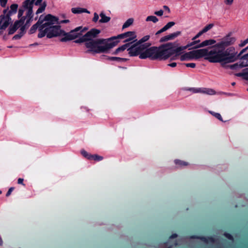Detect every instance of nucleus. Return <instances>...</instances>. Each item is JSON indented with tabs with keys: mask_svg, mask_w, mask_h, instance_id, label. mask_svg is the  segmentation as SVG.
<instances>
[{
	"mask_svg": "<svg viewBox=\"0 0 248 248\" xmlns=\"http://www.w3.org/2000/svg\"><path fill=\"white\" fill-rule=\"evenodd\" d=\"M177 236V235L176 234H173L171 235L170 237V238H174Z\"/></svg>",
	"mask_w": 248,
	"mask_h": 248,
	"instance_id": "56",
	"label": "nucleus"
},
{
	"mask_svg": "<svg viewBox=\"0 0 248 248\" xmlns=\"http://www.w3.org/2000/svg\"><path fill=\"white\" fill-rule=\"evenodd\" d=\"M33 0H26L23 3V7L25 9H32Z\"/></svg>",
	"mask_w": 248,
	"mask_h": 248,
	"instance_id": "20",
	"label": "nucleus"
},
{
	"mask_svg": "<svg viewBox=\"0 0 248 248\" xmlns=\"http://www.w3.org/2000/svg\"><path fill=\"white\" fill-rule=\"evenodd\" d=\"M150 38V35H146L142 37L138 42L141 44L147 41Z\"/></svg>",
	"mask_w": 248,
	"mask_h": 248,
	"instance_id": "33",
	"label": "nucleus"
},
{
	"mask_svg": "<svg viewBox=\"0 0 248 248\" xmlns=\"http://www.w3.org/2000/svg\"><path fill=\"white\" fill-rule=\"evenodd\" d=\"M108 59L110 60H112V61H117V60H123V59H122V58H119V57H109L108 58Z\"/></svg>",
	"mask_w": 248,
	"mask_h": 248,
	"instance_id": "41",
	"label": "nucleus"
},
{
	"mask_svg": "<svg viewBox=\"0 0 248 248\" xmlns=\"http://www.w3.org/2000/svg\"><path fill=\"white\" fill-rule=\"evenodd\" d=\"M128 46H129V44H125L124 45H123L122 46L119 47L118 48H117L115 50V51L113 52V54H117L119 52L124 50Z\"/></svg>",
	"mask_w": 248,
	"mask_h": 248,
	"instance_id": "22",
	"label": "nucleus"
},
{
	"mask_svg": "<svg viewBox=\"0 0 248 248\" xmlns=\"http://www.w3.org/2000/svg\"><path fill=\"white\" fill-rule=\"evenodd\" d=\"M214 26V24L213 23H211L205 26L202 30V32L203 33L207 32L208 31L212 29Z\"/></svg>",
	"mask_w": 248,
	"mask_h": 248,
	"instance_id": "27",
	"label": "nucleus"
},
{
	"mask_svg": "<svg viewBox=\"0 0 248 248\" xmlns=\"http://www.w3.org/2000/svg\"><path fill=\"white\" fill-rule=\"evenodd\" d=\"M202 93H206L209 94H213L215 93V92L212 90H208L207 91H202Z\"/></svg>",
	"mask_w": 248,
	"mask_h": 248,
	"instance_id": "38",
	"label": "nucleus"
},
{
	"mask_svg": "<svg viewBox=\"0 0 248 248\" xmlns=\"http://www.w3.org/2000/svg\"><path fill=\"white\" fill-rule=\"evenodd\" d=\"M167 30H168V29L166 27V26H165L164 27H163L161 29V30L162 31V32H164L166 31H167Z\"/></svg>",
	"mask_w": 248,
	"mask_h": 248,
	"instance_id": "55",
	"label": "nucleus"
},
{
	"mask_svg": "<svg viewBox=\"0 0 248 248\" xmlns=\"http://www.w3.org/2000/svg\"><path fill=\"white\" fill-rule=\"evenodd\" d=\"M194 42H195V44H196L197 43H199L200 42V40L195 41Z\"/></svg>",
	"mask_w": 248,
	"mask_h": 248,
	"instance_id": "61",
	"label": "nucleus"
},
{
	"mask_svg": "<svg viewBox=\"0 0 248 248\" xmlns=\"http://www.w3.org/2000/svg\"><path fill=\"white\" fill-rule=\"evenodd\" d=\"M14 189V188L13 187L10 188L6 194V196H9L11 194L12 191Z\"/></svg>",
	"mask_w": 248,
	"mask_h": 248,
	"instance_id": "45",
	"label": "nucleus"
},
{
	"mask_svg": "<svg viewBox=\"0 0 248 248\" xmlns=\"http://www.w3.org/2000/svg\"><path fill=\"white\" fill-rule=\"evenodd\" d=\"M194 45H195V42H192L186 46L178 47L174 49L173 53H174L175 54V56L180 55L183 53L184 50L186 49L188 47Z\"/></svg>",
	"mask_w": 248,
	"mask_h": 248,
	"instance_id": "14",
	"label": "nucleus"
},
{
	"mask_svg": "<svg viewBox=\"0 0 248 248\" xmlns=\"http://www.w3.org/2000/svg\"><path fill=\"white\" fill-rule=\"evenodd\" d=\"M18 8V5L16 4H13L10 6V10H8L7 9V15L9 16H11V15L13 14H15Z\"/></svg>",
	"mask_w": 248,
	"mask_h": 248,
	"instance_id": "18",
	"label": "nucleus"
},
{
	"mask_svg": "<svg viewBox=\"0 0 248 248\" xmlns=\"http://www.w3.org/2000/svg\"><path fill=\"white\" fill-rule=\"evenodd\" d=\"M69 22V21L68 20H62L61 22V23H68Z\"/></svg>",
	"mask_w": 248,
	"mask_h": 248,
	"instance_id": "57",
	"label": "nucleus"
},
{
	"mask_svg": "<svg viewBox=\"0 0 248 248\" xmlns=\"http://www.w3.org/2000/svg\"><path fill=\"white\" fill-rule=\"evenodd\" d=\"M162 32H162V31L161 30V29H160V30H159L158 31H157L156 32L155 34H156V35H157V34H160V33H162Z\"/></svg>",
	"mask_w": 248,
	"mask_h": 248,
	"instance_id": "58",
	"label": "nucleus"
},
{
	"mask_svg": "<svg viewBox=\"0 0 248 248\" xmlns=\"http://www.w3.org/2000/svg\"><path fill=\"white\" fill-rule=\"evenodd\" d=\"M172 43H167L157 48V59L166 60L173 54Z\"/></svg>",
	"mask_w": 248,
	"mask_h": 248,
	"instance_id": "5",
	"label": "nucleus"
},
{
	"mask_svg": "<svg viewBox=\"0 0 248 248\" xmlns=\"http://www.w3.org/2000/svg\"><path fill=\"white\" fill-rule=\"evenodd\" d=\"M215 46L213 48L209 51L207 49H200L192 51L194 59H198L200 58L204 57L206 60H208L210 62H214L210 59L212 57L215 56Z\"/></svg>",
	"mask_w": 248,
	"mask_h": 248,
	"instance_id": "6",
	"label": "nucleus"
},
{
	"mask_svg": "<svg viewBox=\"0 0 248 248\" xmlns=\"http://www.w3.org/2000/svg\"><path fill=\"white\" fill-rule=\"evenodd\" d=\"M174 25H175V23L174 22L172 21V22H168L165 26L169 29Z\"/></svg>",
	"mask_w": 248,
	"mask_h": 248,
	"instance_id": "35",
	"label": "nucleus"
},
{
	"mask_svg": "<svg viewBox=\"0 0 248 248\" xmlns=\"http://www.w3.org/2000/svg\"><path fill=\"white\" fill-rule=\"evenodd\" d=\"M7 10L3 11V14L0 16V30H5L12 20L10 16L7 15Z\"/></svg>",
	"mask_w": 248,
	"mask_h": 248,
	"instance_id": "10",
	"label": "nucleus"
},
{
	"mask_svg": "<svg viewBox=\"0 0 248 248\" xmlns=\"http://www.w3.org/2000/svg\"><path fill=\"white\" fill-rule=\"evenodd\" d=\"M209 112L211 114H212V115L215 116L216 118L218 119L219 120H220V121H221L222 122H223V121L222 120V117H221V115L219 113H215V112L211 111H209Z\"/></svg>",
	"mask_w": 248,
	"mask_h": 248,
	"instance_id": "28",
	"label": "nucleus"
},
{
	"mask_svg": "<svg viewBox=\"0 0 248 248\" xmlns=\"http://www.w3.org/2000/svg\"><path fill=\"white\" fill-rule=\"evenodd\" d=\"M167 30H168V29L166 27V26H165L164 27H163L161 29V30L162 31V32H164L166 31H167Z\"/></svg>",
	"mask_w": 248,
	"mask_h": 248,
	"instance_id": "54",
	"label": "nucleus"
},
{
	"mask_svg": "<svg viewBox=\"0 0 248 248\" xmlns=\"http://www.w3.org/2000/svg\"><path fill=\"white\" fill-rule=\"evenodd\" d=\"M193 53L192 51H191L182 54L180 57V60L181 61H183L194 59V58H193Z\"/></svg>",
	"mask_w": 248,
	"mask_h": 248,
	"instance_id": "17",
	"label": "nucleus"
},
{
	"mask_svg": "<svg viewBox=\"0 0 248 248\" xmlns=\"http://www.w3.org/2000/svg\"><path fill=\"white\" fill-rule=\"evenodd\" d=\"M57 23L58 20L55 17L50 14L46 16L45 22L40 26L38 37L42 38L46 35L49 38L56 36L64 37L65 32L61 30L59 26L55 25Z\"/></svg>",
	"mask_w": 248,
	"mask_h": 248,
	"instance_id": "3",
	"label": "nucleus"
},
{
	"mask_svg": "<svg viewBox=\"0 0 248 248\" xmlns=\"http://www.w3.org/2000/svg\"><path fill=\"white\" fill-rule=\"evenodd\" d=\"M236 75L237 76H238V77H240V76H242L243 75V74H242V73H237V74H236Z\"/></svg>",
	"mask_w": 248,
	"mask_h": 248,
	"instance_id": "59",
	"label": "nucleus"
},
{
	"mask_svg": "<svg viewBox=\"0 0 248 248\" xmlns=\"http://www.w3.org/2000/svg\"><path fill=\"white\" fill-rule=\"evenodd\" d=\"M7 2V0H0V4L1 7H4L6 6V5Z\"/></svg>",
	"mask_w": 248,
	"mask_h": 248,
	"instance_id": "36",
	"label": "nucleus"
},
{
	"mask_svg": "<svg viewBox=\"0 0 248 248\" xmlns=\"http://www.w3.org/2000/svg\"><path fill=\"white\" fill-rule=\"evenodd\" d=\"M46 4L45 2H43V3L41 5V6L38 9V10L36 12V14H38L42 13L45 11L46 7Z\"/></svg>",
	"mask_w": 248,
	"mask_h": 248,
	"instance_id": "23",
	"label": "nucleus"
},
{
	"mask_svg": "<svg viewBox=\"0 0 248 248\" xmlns=\"http://www.w3.org/2000/svg\"><path fill=\"white\" fill-rule=\"evenodd\" d=\"M1 193V191H0V194Z\"/></svg>",
	"mask_w": 248,
	"mask_h": 248,
	"instance_id": "63",
	"label": "nucleus"
},
{
	"mask_svg": "<svg viewBox=\"0 0 248 248\" xmlns=\"http://www.w3.org/2000/svg\"><path fill=\"white\" fill-rule=\"evenodd\" d=\"M146 21H152L154 23H156L158 21V18L154 16H148L146 19Z\"/></svg>",
	"mask_w": 248,
	"mask_h": 248,
	"instance_id": "24",
	"label": "nucleus"
},
{
	"mask_svg": "<svg viewBox=\"0 0 248 248\" xmlns=\"http://www.w3.org/2000/svg\"><path fill=\"white\" fill-rule=\"evenodd\" d=\"M133 19L132 18L128 19L123 25V29L126 28L132 24Z\"/></svg>",
	"mask_w": 248,
	"mask_h": 248,
	"instance_id": "25",
	"label": "nucleus"
},
{
	"mask_svg": "<svg viewBox=\"0 0 248 248\" xmlns=\"http://www.w3.org/2000/svg\"><path fill=\"white\" fill-rule=\"evenodd\" d=\"M45 19V16H41L39 18L38 21L37 22V23L36 24H34L31 28V29L30 30V33L31 34H32V33H34L38 29L39 31H40V28H41L40 26H42V24L43 23H44Z\"/></svg>",
	"mask_w": 248,
	"mask_h": 248,
	"instance_id": "11",
	"label": "nucleus"
},
{
	"mask_svg": "<svg viewBox=\"0 0 248 248\" xmlns=\"http://www.w3.org/2000/svg\"><path fill=\"white\" fill-rule=\"evenodd\" d=\"M235 41L233 37L227 36L215 45V54L210 59L214 62H220L222 64L233 62L238 60L239 53L233 46L225 49V47L233 44Z\"/></svg>",
	"mask_w": 248,
	"mask_h": 248,
	"instance_id": "2",
	"label": "nucleus"
},
{
	"mask_svg": "<svg viewBox=\"0 0 248 248\" xmlns=\"http://www.w3.org/2000/svg\"><path fill=\"white\" fill-rule=\"evenodd\" d=\"M100 31L96 29H92L85 34L80 39L84 43L89 52L93 53L105 52L117 45L119 41H112L110 39L97 38Z\"/></svg>",
	"mask_w": 248,
	"mask_h": 248,
	"instance_id": "1",
	"label": "nucleus"
},
{
	"mask_svg": "<svg viewBox=\"0 0 248 248\" xmlns=\"http://www.w3.org/2000/svg\"><path fill=\"white\" fill-rule=\"evenodd\" d=\"M163 8L166 10L168 11V13H170V10L169 9V8L167 6H163Z\"/></svg>",
	"mask_w": 248,
	"mask_h": 248,
	"instance_id": "52",
	"label": "nucleus"
},
{
	"mask_svg": "<svg viewBox=\"0 0 248 248\" xmlns=\"http://www.w3.org/2000/svg\"><path fill=\"white\" fill-rule=\"evenodd\" d=\"M181 34L180 31H176L175 32H173L172 33H170V34H168L167 35L164 36L162 37L160 40V42H167L169 40H171L174 39L175 38L177 37L178 36H179Z\"/></svg>",
	"mask_w": 248,
	"mask_h": 248,
	"instance_id": "13",
	"label": "nucleus"
},
{
	"mask_svg": "<svg viewBox=\"0 0 248 248\" xmlns=\"http://www.w3.org/2000/svg\"><path fill=\"white\" fill-rule=\"evenodd\" d=\"M138 49H139L140 55L142 53V52H144V50H145L147 46H149L150 45H147V43L146 44H141L139 42L137 43Z\"/></svg>",
	"mask_w": 248,
	"mask_h": 248,
	"instance_id": "19",
	"label": "nucleus"
},
{
	"mask_svg": "<svg viewBox=\"0 0 248 248\" xmlns=\"http://www.w3.org/2000/svg\"><path fill=\"white\" fill-rule=\"evenodd\" d=\"M215 43H216V41L214 39L206 40L203 41L200 44H199L197 46V48L202 47L204 46L213 45Z\"/></svg>",
	"mask_w": 248,
	"mask_h": 248,
	"instance_id": "16",
	"label": "nucleus"
},
{
	"mask_svg": "<svg viewBox=\"0 0 248 248\" xmlns=\"http://www.w3.org/2000/svg\"><path fill=\"white\" fill-rule=\"evenodd\" d=\"M98 19H99V16H98V14L97 13H95L94 14V17L93 19V21L94 22H96L98 20Z\"/></svg>",
	"mask_w": 248,
	"mask_h": 248,
	"instance_id": "37",
	"label": "nucleus"
},
{
	"mask_svg": "<svg viewBox=\"0 0 248 248\" xmlns=\"http://www.w3.org/2000/svg\"><path fill=\"white\" fill-rule=\"evenodd\" d=\"M247 50H248V46H247L246 47L242 49L240 52L239 53V55L240 56V57Z\"/></svg>",
	"mask_w": 248,
	"mask_h": 248,
	"instance_id": "42",
	"label": "nucleus"
},
{
	"mask_svg": "<svg viewBox=\"0 0 248 248\" xmlns=\"http://www.w3.org/2000/svg\"><path fill=\"white\" fill-rule=\"evenodd\" d=\"M202 34H203V32L202 31H201L195 36H194L192 40H194L196 39V38H198L199 36H200Z\"/></svg>",
	"mask_w": 248,
	"mask_h": 248,
	"instance_id": "44",
	"label": "nucleus"
},
{
	"mask_svg": "<svg viewBox=\"0 0 248 248\" xmlns=\"http://www.w3.org/2000/svg\"><path fill=\"white\" fill-rule=\"evenodd\" d=\"M24 9H20L19 10H18V17H20L21 16H22L23 15V13H24Z\"/></svg>",
	"mask_w": 248,
	"mask_h": 248,
	"instance_id": "39",
	"label": "nucleus"
},
{
	"mask_svg": "<svg viewBox=\"0 0 248 248\" xmlns=\"http://www.w3.org/2000/svg\"><path fill=\"white\" fill-rule=\"evenodd\" d=\"M189 90L191 91L192 92H193L194 93H202V90L201 89L192 88V89H189Z\"/></svg>",
	"mask_w": 248,
	"mask_h": 248,
	"instance_id": "34",
	"label": "nucleus"
},
{
	"mask_svg": "<svg viewBox=\"0 0 248 248\" xmlns=\"http://www.w3.org/2000/svg\"><path fill=\"white\" fill-rule=\"evenodd\" d=\"M85 11H86L85 10L82 9L80 8H74L72 9V12L74 14L81 13H82V12H85Z\"/></svg>",
	"mask_w": 248,
	"mask_h": 248,
	"instance_id": "26",
	"label": "nucleus"
},
{
	"mask_svg": "<svg viewBox=\"0 0 248 248\" xmlns=\"http://www.w3.org/2000/svg\"><path fill=\"white\" fill-rule=\"evenodd\" d=\"M186 65L187 66V67H191V68H194L196 66V64L195 63H186Z\"/></svg>",
	"mask_w": 248,
	"mask_h": 248,
	"instance_id": "43",
	"label": "nucleus"
},
{
	"mask_svg": "<svg viewBox=\"0 0 248 248\" xmlns=\"http://www.w3.org/2000/svg\"><path fill=\"white\" fill-rule=\"evenodd\" d=\"M23 180H24L22 178H19L18 179V184L24 185V184H23Z\"/></svg>",
	"mask_w": 248,
	"mask_h": 248,
	"instance_id": "48",
	"label": "nucleus"
},
{
	"mask_svg": "<svg viewBox=\"0 0 248 248\" xmlns=\"http://www.w3.org/2000/svg\"><path fill=\"white\" fill-rule=\"evenodd\" d=\"M175 163L176 164L179 166H186L187 165V163L186 162L180 160H175Z\"/></svg>",
	"mask_w": 248,
	"mask_h": 248,
	"instance_id": "31",
	"label": "nucleus"
},
{
	"mask_svg": "<svg viewBox=\"0 0 248 248\" xmlns=\"http://www.w3.org/2000/svg\"><path fill=\"white\" fill-rule=\"evenodd\" d=\"M225 0V3L228 5H231L233 1V0Z\"/></svg>",
	"mask_w": 248,
	"mask_h": 248,
	"instance_id": "47",
	"label": "nucleus"
},
{
	"mask_svg": "<svg viewBox=\"0 0 248 248\" xmlns=\"http://www.w3.org/2000/svg\"><path fill=\"white\" fill-rule=\"evenodd\" d=\"M100 16L101 19H100L99 22L101 23H106L110 20V17L106 16L103 12L100 14Z\"/></svg>",
	"mask_w": 248,
	"mask_h": 248,
	"instance_id": "21",
	"label": "nucleus"
},
{
	"mask_svg": "<svg viewBox=\"0 0 248 248\" xmlns=\"http://www.w3.org/2000/svg\"><path fill=\"white\" fill-rule=\"evenodd\" d=\"M155 14L158 16H162L163 14V11L160 10L158 11L155 12Z\"/></svg>",
	"mask_w": 248,
	"mask_h": 248,
	"instance_id": "40",
	"label": "nucleus"
},
{
	"mask_svg": "<svg viewBox=\"0 0 248 248\" xmlns=\"http://www.w3.org/2000/svg\"><path fill=\"white\" fill-rule=\"evenodd\" d=\"M87 30V28L77 27L69 33H65L64 37L61 38L60 40L62 42H66L76 39V43H81L82 41H80V39L83 38L84 33Z\"/></svg>",
	"mask_w": 248,
	"mask_h": 248,
	"instance_id": "4",
	"label": "nucleus"
},
{
	"mask_svg": "<svg viewBox=\"0 0 248 248\" xmlns=\"http://www.w3.org/2000/svg\"><path fill=\"white\" fill-rule=\"evenodd\" d=\"M167 30H168V29L166 27V26H165L164 27H163L161 29V30L162 31V32H164L166 31H167Z\"/></svg>",
	"mask_w": 248,
	"mask_h": 248,
	"instance_id": "53",
	"label": "nucleus"
},
{
	"mask_svg": "<svg viewBox=\"0 0 248 248\" xmlns=\"http://www.w3.org/2000/svg\"><path fill=\"white\" fill-rule=\"evenodd\" d=\"M136 35L135 31H128L121 34L118 35L117 36L111 37L109 39L111 41H114L113 40L117 39H125L124 42H131V43L135 42L136 40ZM116 40L115 41H116Z\"/></svg>",
	"mask_w": 248,
	"mask_h": 248,
	"instance_id": "7",
	"label": "nucleus"
},
{
	"mask_svg": "<svg viewBox=\"0 0 248 248\" xmlns=\"http://www.w3.org/2000/svg\"><path fill=\"white\" fill-rule=\"evenodd\" d=\"M18 29V27L16 26H15V24L14 23V25L10 28L9 30V34H13Z\"/></svg>",
	"mask_w": 248,
	"mask_h": 248,
	"instance_id": "29",
	"label": "nucleus"
},
{
	"mask_svg": "<svg viewBox=\"0 0 248 248\" xmlns=\"http://www.w3.org/2000/svg\"><path fill=\"white\" fill-rule=\"evenodd\" d=\"M42 2V0H36L35 2V4L36 5H39Z\"/></svg>",
	"mask_w": 248,
	"mask_h": 248,
	"instance_id": "50",
	"label": "nucleus"
},
{
	"mask_svg": "<svg viewBox=\"0 0 248 248\" xmlns=\"http://www.w3.org/2000/svg\"><path fill=\"white\" fill-rule=\"evenodd\" d=\"M232 85H233H233H235V83H234V82H233V83H232Z\"/></svg>",
	"mask_w": 248,
	"mask_h": 248,
	"instance_id": "62",
	"label": "nucleus"
},
{
	"mask_svg": "<svg viewBox=\"0 0 248 248\" xmlns=\"http://www.w3.org/2000/svg\"><path fill=\"white\" fill-rule=\"evenodd\" d=\"M128 53L131 56H134L140 55L139 49H138L137 43L132 46L128 49Z\"/></svg>",
	"mask_w": 248,
	"mask_h": 248,
	"instance_id": "15",
	"label": "nucleus"
},
{
	"mask_svg": "<svg viewBox=\"0 0 248 248\" xmlns=\"http://www.w3.org/2000/svg\"><path fill=\"white\" fill-rule=\"evenodd\" d=\"M157 48L155 47H149L147 46L144 52L140 55V59L151 58L153 59H157Z\"/></svg>",
	"mask_w": 248,
	"mask_h": 248,
	"instance_id": "8",
	"label": "nucleus"
},
{
	"mask_svg": "<svg viewBox=\"0 0 248 248\" xmlns=\"http://www.w3.org/2000/svg\"><path fill=\"white\" fill-rule=\"evenodd\" d=\"M248 66V53L240 57L238 62L233 64L230 66V68L232 70Z\"/></svg>",
	"mask_w": 248,
	"mask_h": 248,
	"instance_id": "9",
	"label": "nucleus"
},
{
	"mask_svg": "<svg viewBox=\"0 0 248 248\" xmlns=\"http://www.w3.org/2000/svg\"><path fill=\"white\" fill-rule=\"evenodd\" d=\"M169 66L172 67H174L176 66V62L171 63L169 64Z\"/></svg>",
	"mask_w": 248,
	"mask_h": 248,
	"instance_id": "51",
	"label": "nucleus"
},
{
	"mask_svg": "<svg viewBox=\"0 0 248 248\" xmlns=\"http://www.w3.org/2000/svg\"><path fill=\"white\" fill-rule=\"evenodd\" d=\"M26 19L25 17H22L19 20H17L15 22V26H16L18 28H20V30L21 31H24L26 28L29 26L28 25L31 19H29L25 24H24L25 20Z\"/></svg>",
	"mask_w": 248,
	"mask_h": 248,
	"instance_id": "12",
	"label": "nucleus"
},
{
	"mask_svg": "<svg viewBox=\"0 0 248 248\" xmlns=\"http://www.w3.org/2000/svg\"><path fill=\"white\" fill-rule=\"evenodd\" d=\"M32 9L28 10L27 16H30L32 14Z\"/></svg>",
	"mask_w": 248,
	"mask_h": 248,
	"instance_id": "46",
	"label": "nucleus"
},
{
	"mask_svg": "<svg viewBox=\"0 0 248 248\" xmlns=\"http://www.w3.org/2000/svg\"><path fill=\"white\" fill-rule=\"evenodd\" d=\"M82 155L89 159H91V155L89 154L86 151L83 150L81 151Z\"/></svg>",
	"mask_w": 248,
	"mask_h": 248,
	"instance_id": "32",
	"label": "nucleus"
},
{
	"mask_svg": "<svg viewBox=\"0 0 248 248\" xmlns=\"http://www.w3.org/2000/svg\"><path fill=\"white\" fill-rule=\"evenodd\" d=\"M103 157L101 156H99L97 155H91V159H93L95 161H99L102 160Z\"/></svg>",
	"mask_w": 248,
	"mask_h": 248,
	"instance_id": "30",
	"label": "nucleus"
},
{
	"mask_svg": "<svg viewBox=\"0 0 248 248\" xmlns=\"http://www.w3.org/2000/svg\"><path fill=\"white\" fill-rule=\"evenodd\" d=\"M225 235L227 237L228 239L232 240V236L228 233H225Z\"/></svg>",
	"mask_w": 248,
	"mask_h": 248,
	"instance_id": "49",
	"label": "nucleus"
},
{
	"mask_svg": "<svg viewBox=\"0 0 248 248\" xmlns=\"http://www.w3.org/2000/svg\"><path fill=\"white\" fill-rule=\"evenodd\" d=\"M2 241L1 237H0V245H2Z\"/></svg>",
	"mask_w": 248,
	"mask_h": 248,
	"instance_id": "60",
	"label": "nucleus"
}]
</instances>
